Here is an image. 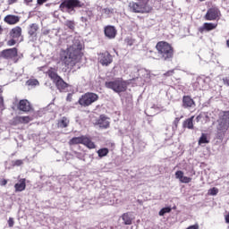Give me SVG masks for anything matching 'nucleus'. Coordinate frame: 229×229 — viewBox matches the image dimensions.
<instances>
[{"instance_id":"50","label":"nucleus","mask_w":229,"mask_h":229,"mask_svg":"<svg viewBox=\"0 0 229 229\" xmlns=\"http://www.w3.org/2000/svg\"><path fill=\"white\" fill-rule=\"evenodd\" d=\"M199 118H200L199 116H197V118H196V119H197V121H199Z\"/></svg>"},{"instance_id":"32","label":"nucleus","mask_w":229,"mask_h":229,"mask_svg":"<svg viewBox=\"0 0 229 229\" xmlns=\"http://www.w3.org/2000/svg\"><path fill=\"white\" fill-rule=\"evenodd\" d=\"M180 182H181V183H191V182H192V178L184 175V176L180 180Z\"/></svg>"},{"instance_id":"7","label":"nucleus","mask_w":229,"mask_h":229,"mask_svg":"<svg viewBox=\"0 0 229 229\" xmlns=\"http://www.w3.org/2000/svg\"><path fill=\"white\" fill-rule=\"evenodd\" d=\"M130 11L133 13H149L151 7L148 5V3H137V2H131L129 4Z\"/></svg>"},{"instance_id":"47","label":"nucleus","mask_w":229,"mask_h":229,"mask_svg":"<svg viewBox=\"0 0 229 229\" xmlns=\"http://www.w3.org/2000/svg\"><path fill=\"white\" fill-rule=\"evenodd\" d=\"M71 94H68V97H67V101H71Z\"/></svg>"},{"instance_id":"6","label":"nucleus","mask_w":229,"mask_h":229,"mask_svg":"<svg viewBox=\"0 0 229 229\" xmlns=\"http://www.w3.org/2000/svg\"><path fill=\"white\" fill-rule=\"evenodd\" d=\"M76 144H83V146H86V148H89V149L96 148V144H94L92 140H90V138L87 136L74 137L72 140H70V146H74Z\"/></svg>"},{"instance_id":"30","label":"nucleus","mask_w":229,"mask_h":229,"mask_svg":"<svg viewBox=\"0 0 229 229\" xmlns=\"http://www.w3.org/2000/svg\"><path fill=\"white\" fill-rule=\"evenodd\" d=\"M98 155L100 158H103V157H106L108 155V148H100L98 150Z\"/></svg>"},{"instance_id":"22","label":"nucleus","mask_w":229,"mask_h":229,"mask_svg":"<svg viewBox=\"0 0 229 229\" xmlns=\"http://www.w3.org/2000/svg\"><path fill=\"white\" fill-rule=\"evenodd\" d=\"M55 83L58 90H60V92H63V90H65V88L67 87V83L64 81L61 77Z\"/></svg>"},{"instance_id":"2","label":"nucleus","mask_w":229,"mask_h":229,"mask_svg":"<svg viewBox=\"0 0 229 229\" xmlns=\"http://www.w3.org/2000/svg\"><path fill=\"white\" fill-rule=\"evenodd\" d=\"M217 139L220 140H223L225 139V133L228 131L229 128V111L224 112L222 114H220L219 119L217 120Z\"/></svg>"},{"instance_id":"54","label":"nucleus","mask_w":229,"mask_h":229,"mask_svg":"<svg viewBox=\"0 0 229 229\" xmlns=\"http://www.w3.org/2000/svg\"><path fill=\"white\" fill-rule=\"evenodd\" d=\"M1 92H3V91H2L1 89H0V94H1Z\"/></svg>"},{"instance_id":"53","label":"nucleus","mask_w":229,"mask_h":229,"mask_svg":"<svg viewBox=\"0 0 229 229\" xmlns=\"http://www.w3.org/2000/svg\"><path fill=\"white\" fill-rule=\"evenodd\" d=\"M201 3H203V1H205V0H199Z\"/></svg>"},{"instance_id":"24","label":"nucleus","mask_w":229,"mask_h":229,"mask_svg":"<svg viewBox=\"0 0 229 229\" xmlns=\"http://www.w3.org/2000/svg\"><path fill=\"white\" fill-rule=\"evenodd\" d=\"M70 121L67 117L64 116L62 119H60L57 123L58 128H67L69 126Z\"/></svg>"},{"instance_id":"43","label":"nucleus","mask_w":229,"mask_h":229,"mask_svg":"<svg viewBox=\"0 0 229 229\" xmlns=\"http://www.w3.org/2000/svg\"><path fill=\"white\" fill-rule=\"evenodd\" d=\"M15 40L12 39L9 41V46H14Z\"/></svg>"},{"instance_id":"25","label":"nucleus","mask_w":229,"mask_h":229,"mask_svg":"<svg viewBox=\"0 0 229 229\" xmlns=\"http://www.w3.org/2000/svg\"><path fill=\"white\" fill-rule=\"evenodd\" d=\"M92 17H94V13H92V12L89 11L86 13V16H82L81 18V22H85V23L90 22V21H92Z\"/></svg>"},{"instance_id":"23","label":"nucleus","mask_w":229,"mask_h":229,"mask_svg":"<svg viewBox=\"0 0 229 229\" xmlns=\"http://www.w3.org/2000/svg\"><path fill=\"white\" fill-rule=\"evenodd\" d=\"M194 121V116H191V118H188L183 122V128H188V130H192L194 128V123H192Z\"/></svg>"},{"instance_id":"4","label":"nucleus","mask_w":229,"mask_h":229,"mask_svg":"<svg viewBox=\"0 0 229 229\" xmlns=\"http://www.w3.org/2000/svg\"><path fill=\"white\" fill-rule=\"evenodd\" d=\"M82 6H84V4L80 0H65L60 4V10L73 15V13H76L74 8H82Z\"/></svg>"},{"instance_id":"34","label":"nucleus","mask_w":229,"mask_h":229,"mask_svg":"<svg viewBox=\"0 0 229 229\" xmlns=\"http://www.w3.org/2000/svg\"><path fill=\"white\" fill-rule=\"evenodd\" d=\"M217 192H219V190L217 188H212L208 190V194L210 196H217Z\"/></svg>"},{"instance_id":"39","label":"nucleus","mask_w":229,"mask_h":229,"mask_svg":"<svg viewBox=\"0 0 229 229\" xmlns=\"http://www.w3.org/2000/svg\"><path fill=\"white\" fill-rule=\"evenodd\" d=\"M173 74H174V70H170L168 72H166L164 76H173Z\"/></svg>"},{"instance_id":"16","label":"nucleus","mask_w":229,"mask_h":229,"mask_svg":"<svg viewBox=\"0 0 229 229\" xmlns=\"http://www.w3.org/2000/svg\"><path fill=\"white\" fill-rule=\"evenodd\" d=\"M182 106L184 108H192V106H196V103H194V100L191 97L184 96L182 98Z\"/></svg>"},{"instance_id":"12","label":"nucleus","mask_w":229,"mask_h":229,"mask_svg":"<svg viewBox=\"0 0 229 229\" xmlns=\"http://www.w3.org/2000/svg\"><path fill=\"white\" fill-rule=\"evenodd\" d=\"M96 124L99 126V128H109L110 119L105 115H100L99 119L96 122Z\"/></svg>"},{"instance_id":"19","label":"nucleus","mask_w":229,"mask_h":229,"mask_svg":"<svg viewBox=\"0 0 229 229\" xmlns=\"http://www.w3.org/2000/svg\"><path fill=\"white\" fill-rule=\"evenodd\" d=\"M31 121V117L30 116H16L14 118V123L15 124H28V123H30Z\"/></svg>"},{"instance_id":"38","label":"nucleus","mask_w":229,"mask_h":229,"mask_svg":"<svg viewBox=\"0 0 229 229\" xmlns=\"http://www.w3.org/2000/svg\"><path fill=\"white\" fill-rule=\"evenodd\" d=\"M14 224H15V222L13 221V218L10 217L8 220L9 227L12 228Z\"/></svg>"},{"instance_id":"35","label":"nucleus","mask_w":229,"mask_h":229,"mask_svg":"<svg viewBox=\"0 0 229 229\" xmlns=\"http://www.w3.org/2000/svg\"><path fill=\"white\" fill-rule=\"evenodd\" d=\"M183 172L182 171H177L175 173V178H177V180H179L181 182V180L183 178Z\"/></svg>"},{"instance_id":"26","label":"nucleus","mask_w":229,"mask_h":229,"mask_svg":"<svg viewBox=\"0 0 229 229\" xmlns=\"http://www.w3.org/2000/svg\"><path fill=\"white\" fill-rule=\"evenodd\" d=\"M122 219L123 221V224L124 225H131V214L130 213H124L123 216H122Z\"/></svg>"},{"instance_id":"36","label":"nucleus","mask_w":229,"mask_h":229,"mask_svg":"<svg viewBox=\"0 0 229 229\" xmlns=\"http://www.w3.org/2000/svg\"><path fill=\"white\" fill-rule=\"evenodd\" d=\"M103 13H106V15H110V13H112V9L105 8L103 9Z\"/></svg>"},{"instance_id":"28","label":"nucleus","mask_w":229,"mask_h":229,"mask_svg":"<svg viewBox=\"0 0 229 229\" xmlns=\"http://www.w3.org/2000/svg\"><path fill=\"white\" fill-rule=\"evenodd\" d=\"M210 141L208 140V137L207 134L202 133L201 137L199 140V144L201 146V144H208Z\"/></svg>"},{"instance_id":"21","label":"nucleus","mask_w":229,"mask_h":229,"mask_svg":"<svg viewBox=\"0 0 229 229\" xmlns=\"http://www.w3.org/2000/svg\"><path fill=\"white\" fill-rule=\"evenodd\" d=\"M22 35V29L21 27H15L11 30V37L13 38H19Z\"/></svg>"},{"instance_id":"41","label":"nucleus","mask_w":229,"mask_h":229,"mask_svg":"<svg viewBox=\"0 0 229 229\" xmlns=\"http://www.w3.org/2000/svg\"><path fill=\"white\" fill-rule=\"evenodd\" d=\"M44 3H47V0H38V4H44Z\"/></svg>"},{"instance_id":"55","label":"nucleus","mask_w":229,"mask_h":229,"mask_svg":"<svg viewBox=\"0 0 229 229\" xmlns=\"http://www.w3.org/2000/svg\"><path fill=\"white\" fill-rule=\"evenodd\" d=\"M175 121H178V118H176Z\"/></svg>"},{"instance_id":"37","label":"nucleus","mask_w":229,"mask_h":229,"mask_svg":"<svg viewBox=\"0 0 229 229\" xmlns=\"http://www.w3.org/2000/svg\"><path fill=\"white\" fill-rule=\"evenodd\" d=\"M23 161L21 159H18L13 163V165H22Z\"/></svg>"},{"instance_id":"40","label":"nucleus","mask_w":229,"mask_h":229,"mask_svg":"<svg viewBox=\"0 0 229 229\" xmlns=\"http://www.w3.org/2000/svg\"><path fill=\"white\" fill-rule=\"evenodd\" d=\"M6 183H8V181L6 179L0 180V185H2V187H4Z\"/></svg>"},{"instance_id":"18","label":"nucleus","mask_w":229,"mask_h":229,"mask_svg":"<svg viewBox=\"0 0 229 229\" xmlns=\"http://www.w3.org/2000/svg\"><path fill=\"white\" fill-rule=\"evenodd\" d=\"M14 189L16 192H22V191L26 190V179H21L19 182L14 185Z\"/></svg>"},{"instance_id":"31","label":"nucleus","mask_w":229,"mask_h":229,"mask_svg":"<svg viewBox=\"0 0 229 229\" xmlns=\"http://www.w3.org/2000/svg\"><path fill=\"white\" fill-rule=\"evenodd\" d=\"M171 212V208L167 207V208H163L160 211H159V216H165V214H169Z\"/></svg>"},{"instance_id":"48","label":"nucleus","mask_w":229,"mask_h":229,"mask_svg":"<svg viewBox=\"0 0 229 229\" xmlns=\"http://www.w3.org/2000/svg\"><path fill=\"white\" fill-rule=\"evenodd\" d=\"M3 34V27L0 25V35Z\"/></svg>"},{"instance_id":"17","label":"nucleus","mask_w":229,"mask_h":229,"mask_svg":"<svg viewBox=\"0 0 229 229\" xmlns=\"http://www.w3.org/2000/svg\"><path fill=\"white\" fill-rule=\"evenodd\" d=\"M4 21L7 24H17L21 21V18L17 15L9 14L4 17Z\"/></svg>"},{"instance_id":"20","label":"nucleus","mask_w":229,"mask_h":229,"mask_svg":"<svg viewBox=\"0 0 229 229\" xmlns=\"http://www.w3.org/2000/svg\"><path fill=\"white\" fill-rule=\"evenodd\" d=\"M47 76L54 81V83L60 80V76H58V73L55 72V69L51 68L47 72Z\"/></svg>"},{"instance_id":"29","label":"nucleus","mask_w":229,"mask_h":229,"mask_svg":"<svg viewBox=\"0 0 229 229\" xmlns=\"http://www.w3.org/2000/svg\"><path fill=\"white\" fill-rule=\"evenodd\" d=\"M26 85H28V87H37L38 81L37 79H30L27 81Z\"/></svg>"},{"instance_id":"52","label":"nucleus","mask_w":229,"mask_h":229,"mask_svg":"<svg viewBox=\"0 0 229 229\" xmlns=\"http://www.w3.org/2000/svg\"><path fill=\"white\" fill-rule=\"evenodd\" d=\"M77 157L80 158V154H77Z\"/></svg>"},{"instance_id":"1","label":"nucleus","mask_w":229,"mask_h":229,"mask_svg":"<svg viewBox=\"0 0 229 229\" xmlns=\"http://www.w3.org/2000/svg\"><path fill=\"white\" fill-rule=\"evenodd\" d=\"M82 46L80 41L75 42L68 47L66 50H63L60 53V62L68 69L74 67L81 60L83 54L81 53Z\"/></svg>"},{"instance_id":"8","label":"nucleus","mask_w":229,"mask_h":229,"mask_svg":"<svg viewBox=\"0 0 229 229\" xmlns=\"http://www.w3.org/2000/svg\"><path fill=\"white\" fill-rule=\"evenodd\" d=\"M98 99L99 96H98V94L88 92L82 95L79 99V105H81V106H90L92 103H96Z\"/></svg>"},{"instance_id":"46","label":"nucleus","mask_w":229,"mask_h":229,"mask_svg":"<svg viewBox=\"0 0 229 229\" xmlns=\"http://www.w3.org/2000/svg\"><path fill=\"white\" fill-rule=\"evenodd\" d=\"M140 3H148V0H138Z\"/></svg>"},{"instance_id":"33","label":"nucleus","mask_w":229,"mask_h":229,"mask_svg":"<svg viewBox=\"0 0 229 229\" xmlns=\"http://www.w3.org/2000/svg\"><path fill=\"white\" fill-rule=\"evenodd\" d=\"M64 24L67 26V28H69V30H74V26H75L74 21H66L64 22Z\"/></svg>"},{"instance_id":"45","label":"nucleus","mask_w":229,"mask_h":229,"mask_svg":"<svg viewBox=\"0 0 229 229\" xmlns=\"http://www.w3.org/2000/svg\"><path fill=\"white\" fill-rule=\"evenodd\" d=\"M3 102H4L3 97H0V106H3Z\"/></svg>"},{"instance_id":"10","label":"nucleus","mask_w":229,"mask_h":229,"mask_svg":"<svg viewBox=\"0 0 229 229\" xmlns=\"http://www.w3.org/2000/svg\"><path fill=\"white\" fill-rule=\"evenodd\" d=\"M17 56V48H9L0 52V58H4L5 60H11Z\"/></svg>"},{"instance_id":"42","label":"nucleus","mask_w":229,"mask_h":229,"mask_svg":"<svg viewBox=\"0 0 229 229\" xmlns=\"http://www.w3.org/2000/svg\"><path fill=\"white\" fill-rule=\"evenodd\" d=\"M225 85L229 87V78L224 80Z\"/></svg>"},{"instance_id":"51","label":"nucleus","mask_w":229,"mask_h":229,"mask_svg":"<svg viewBox=\"0 0 229 229\" xmlns=\"http://www.w3.org/2000/svg\"><path fill=\"white\" fill-rule=\"evenodd\" d=\"M12 3H15L16 0H10Z\"/></svg>"},{"instance_id":"44","label":"nucleus","mask_w":229,"mask_h":229,"mask_svg":"<svg viewBox=\"0 0 229 229\" xmlns=\"http://www.w3.org/2000/svg\"><path fill=\"white\" fill-rule=\"evenodd\" d=\"M225 223H229V214L227 216H225Z\"/></svg>"},{"instance_id":"49","label":"nucleus","mask_w":229,"mask_h":229,"mask_svg":"<svg viewBox=\"0 0 229 229\" xmlns=\"http://www.w3.org/2000/svg\"><path fill=\"white\" fill-rule=\"evenodd\" d=\"M26 1V3H31V1H33V0H25Z\"/></svg>"},{"instance_id":"15","label":"nucleus","mask_w":229,"mask_h":229,"mask_svg":"<svg viewBox=\"0 0 229 229\" xmlns=\"http://www.w3.org/2000/svg\"><path fill=\"white\" fill-rule=\"evenodd\" d=\"M21 112H30L31 110V104L27 99L21 100L18 106Z\"/></svg>"},{"instance_id":"3","label":"nucleus","mask_w":229,"mask_h":229,"mask_svg":"<svg viewBox=\"0 0 229 229\" xmlns=\"http://www.w3.org/2000/svg\"><path fill=\"white\" fill-rule=\"evenodd\" d=\"M157 53L162 60L169 61L174 55V50L169 43L165 41H160L156 46Z\"/></svg>"},{"instance_id":"9","label":"nucleus","mask_w":229,"mask_h":229,"mask_svg":"<svg viewBox=\"0 0 229 229\" xmlns=\"http://www.w3.org/2000/svg\"><path fill=\"white\" fill-rule=\"evenodd\" d=\"M220 16L221 12H219V9H217V7H213L208 10L204 19L206 21H216V19H219Z\"/></svg>"},{"instance_id":"5","label":"nucleus","mask_w":229,"mask_h":229,"mask_svg":"<svg viewBox=\"0 0 229 229\" xmlns=\"http://www.w3.org/2000/svg\"><path fill=\"white\" fill-rule=\"evenodd\" d=\"M105 87H106V89L114 90V92H116V94H121V92H126L127 89L126 81L121 79L106 81Z\"/></svg>"},{"instance_id":"14","label":"nucleus","mask_w":229,"mask_h":229,"mask_svg":"<svg viewBox=\"0 0 229 229\" xmlns=\"http://www.w3.org/2000/svg\"><path fill=\"white\" fill-rule=\"evenodd\" d=\"M216 28H217V23L205 22L200 28H199V31L200 33L205 31H212V30H216Z\"/></svg>"},{"instance_id":"11","label":"nucleus","mask_w":229,"mask_h":229,"mask_svg":"<svg viewBox=\"0 0 229 229\" xmlns=\"http://www.w3.org/2000/svg\"><path fill=\"white\" fill-rule=\"evenodd\" d=\"M98 61L101 65L108 66L113 62L112 55L108 52L102 53L98 56Z\"/></svg>"},{"instance_id":"13","label":"nucleus","mask_w":229,"mask_h":229,"mask_svg":"<svg viewBox=\"0 0 229 229\" xmlns=\"http://www.w3.org/2000/svg\"><path fill=\"white\" fill-rule=\"evenodd\" d=\"M104 31L107 38H115V36L117 35V30L114 26H106Z\"/></svg>"},{"instance_id":"27","label":"nucleus","mask_w":229,"mask_h":229,"mask_svg":"<svg viewBox=\"0 0 229 229\" xmlns=\"http://www.w3.org/2000/svg\"><path fill=\"white\" fill-rule=\"evenodd\" d=\"M37 31H38V25H37V23H32L30 26V30H29V35H30L31 37H33V35L37 34Z\"/></svg>"}]
</instances>
